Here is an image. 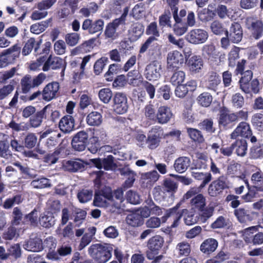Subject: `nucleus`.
Here are the masks:
<instances>
[{
    "label": "nucleus",
    "mask_w": 263,
    "mask_h": 263,
    "mask_svg": "<svg viewBox=\"0 0 263 263\" xmlns=\"http://www.w3.org/2000/svg\"><path fill=\"white\" fill-rule=\"evenodd\" d=\"M113 107L115 111L118 114H123L128 108L127 98L125 94L122 92L116 93L113 98Z\"/></svg>",
    "instance_id": "nucleus-9"
},
{
    "label": "nucleus",
    "mask_w": 263,
    "mask_h": 263,
    "mask_svg": "<svg viewBox=\"0 0 263 263\" xmlns=\"http://www.w3.org/2000/svg\"><path fill=\"white\" fill-rule=\"evenodd\" d=\"M126 223L132 227H136L141 226L144 222V219L136 211L128 214L126 218Z\"/></svg>",
    "instance_id": "nucleus-34"
},
{
    "label": "nucleus",
    "mask_w": 263,
    "mask_h": 263,
    "mask_svg": "<svg viewBox=\"0 0 263 263\" xmlns=\"http://www.w3.org/2000/svg\"><path fill=\"white\" fill-rule=\"evenodd\" d=\"M208 36V33L205 30L195 29L187 33L185 36V39L191 44L197 45L205 42Z\"/></svg>",
    "instance_id": "nucleus-8"
},
{
    "label": "nucleus",
    "mask_w": 263,
    "mask_h": 263,
    "mask_svg": "<svg viewBox=\"0 0 263 263\" xmlns=\"http://www.w3.org/2000/svg\"><path fill=\"white\" fill-rule=\"evenodd\" d=\"M46 78V75L43 73H40L33 79H32L29 75L25 76L21 81L23 92L26 93L32 88L39 86L43 82Z\"/></svg>",
    "instance_id": "nucleus-6"
},
{
    "label": "nucleus",
    "mask_w": 263,
    "mask_h": 263,
    "mask_svg": "<svg viewBox=\"0 0 263 263\" xmlns=\"http://www.w3.org/2000/svg\"><path fill=\"white\" fill-rule=\"evenodd\" d=\"M161 132L162 129L160 126H155L152 128L146 139V144L149 148L154 149L158 146Z\"/></svg>",
    "instance_id": "nucleus-13"
},
{
    "label": "nucleus",
    "mask_w": 263,
    "mask_h": 263,
    "mask_svg": "<svg viewBox=\"0 0 263 263\" xmlns=\"http://www.w3.org/2000/svg\"><path fill=\"white\" fill-rule=\"evenodd\" d=\"M145 7L143 3L136 5L132 9V16L136 20H140L145 16Z\"/></svg>",
    "instance_id": "nucleus-47"
},
{
    "label": "nucleus",
    "mask_w": 263,
    "mask_h": 263,
    "mask_svg": "<svg viewBox=\"0 0 263 263\" xmlns=\"http://www.w3.org/2000/svg\"><path fill=\"white\" fill-rule=\"evenodd\" d=\"M42 43V40L39 41H36L35 39L31 37L27 40L23 48L22 54L24 55H27L29 54L32 51V49H34V52L36 54H39V49L40 45Z\"/></svg>",
    "instance_id": "nucleus-27"
},
{
    "label": "nucleus",
    "mask_w": 263,
    "mask_h": 263,
    "mask_svg": "<svg viewBox=\"0 0 263 263\" xmlns=\"http://www.w3.org/2000/svg\"><path fill=\"white\" fill-rule=\"evenodd\" d=\"M218 244L217 241L214 238L206 239L201 243L200 250L205 254H210L216 250Z\"/></svg>",
    "instance_id": "nucleus-32"
},
{
    "label": "nucleus",
    "mask_w": 263,
    "mask_h": 263,
    "mask_svg": "<svg viewBox=\"0 0 263 263\" xmlns=\"http://www.w3.org/2000/svg\"><path fill=\"white\" fill-rule=\"evenodd\" d=\"M246 26L250 33V37L258 40L263 35V22L256 16H249L246 19Z\"/></svg>",
    "instance_id": "nucleus-5"
},
{
    "label": "nucleus",
    "mask_w": 263,
    "mask_h": 263,
    "mask_svg": "<svg viewBox=\"0 0 263 263\" xmlns=\"http://www.w3.org/2000/svg\"><path fill=\"white\" fill-rule=\"evenodd\" d=\"M233 149H235L236 154L241 157L244 156L247 151V143L245 140H237L233 144Z\"/></svg>",
    "instance_id": "nucleus-40"
},
{
    "label": "nucleus",
    "mask_w": 263,
    "mask_h": 263,
    "mask_svg": "<svg viewBox=\"0 0 263 263\" xmlns=\"http://www.w3.org/2000/svg\"><path fill=\"white\" fill-rule=\"evenodd\" d=\"M100 100L104 103H108L112 97L111 90L108 88H102L99 92Z\"/></svg>",
    "instance_id": "nucleus-54"
},
{
    "label": "nucleus",
    "mask_w": 263,
    "mask_h": 263,
    "mask_svg": "<svg viewBox=\"0 0 263 263\" xmlns=\"http://www.w3.org/2000/svg\"><path fill=\"white\" fill-rule=\"evenodd\" d=\"M241 167L240 164L232 161L228 165L227 173L232 176H239L241 173Z\"/></svg>",
    "instance_id": "nucleus-48"
},
{
    "label": "nucleus",
    "mask_w": 263,
    "mask_h": 263,
    "mask_svg": "<svg viewBox=\"0 0 263 263\" xmlns=\"http://www.w3.org/2000/svg\"><path fill=\"white\" fill-rule=\"evenodd\" d=\"M8 136L0 133V157L8 159L11 155V151L7 142Z\"/></svg>",
    "instance_id": "nucleus-33"
},
{
    "label": "nucleus",
    "mask_w": 263,
    "mask_h": 263,
    "mask_svg": "<svg viewBox=\"0 0 263 263\" xmlns=\"http://www.w3.org/2000/svg\"><path fill=\"white\" fill-rule=\"evenodd\" d=\"M48 108V106H46L42 110L36 112L30 117L29 123H28L30 128H37L41 125L43 119L45 117V112Z\"/></svg>",
    "instance_id": "nucleus-28"
},
{
    "label": "nucleus",
    "mask_w": 263,
    "mask_h": 263,
    "mask_svg": "<svg viewBox=\"0 0 263 263\" xmlns=\"http://www.w3.org/2000/svg\"><path fill=\"white\" fill-rule=\"evenodd\" d=\"M181 204V201L178 202L174 207L166 211L163 217L165 220L170 218L173 221L172 227L175 228L178 225V222L182 216V210L181 212L178 211Z\"/></svg>",
    "instance_id": "nucleus-18"
},
{
    "label": "nucleus",
    "mask_w": 263,
    "mask_h": 263,
    "mask_svg": "<svg viewBox=\"0 0 263 263\" xmlns=\"http://www.w3.org/2000/svg\"><path fill=\"white\" fill-rule=\"evenodd\" d=\"M191 160L187 157H180L175 161L174 167L179 173L185 172L191 164Z\"/></svg>",
    "instance_id": "nucleus-30"
},
{
    "label": "nucleus",
    "mask_w": 263,
    "mask_h": 263,
    "mask_svg": "<svg viewBox=\"0 0 263 263\" xmlns=\"http://www.w3.org/2000/svg\"><path fill=\"white\" fill-rule=\"evenodd\" d=\"M185 74L183 71H178L173 73L171 82L173 85H179L184 81Z\"/></svg>",
    "instance_id": "nucleus-57"
},
{
    "label": "nucleus",
    "mask_w": 263,
    "mask_h": 263,
    "mask_svg": "<svg viewBox=\"0 0 263 263\" xmlns=\"http://www.w3.org/2000/svg\"><path fill=\"white\" fill-rule=\"evenodd\" d=\"M96 177L95 179V185L98 189L96 191L93 204L98 207H108L111 206L119 209L120 208V203L113 201V196L111 189L109 187L102 186L101 183V180L104 173L102 171H99L96 173Z\"/></svg>",
    "instance_id": "nucleus-1"
},
{
    "label": "nucleus",
    "mask_w": 263,
    "mask_h": 263,
    "mask_svg": "<svg viewBox=\"0 0 263 263\" xmlns=\"http://www.w3.org/2000/svg\"><path fill=\"white\" fill-rule=\"evenodd\" d=\"M31 185L34 188L43 189L50 186L49 179L46 178H37L33 180L31 182Z\"/></svg>",
    "instance_id": "nucleus-55"
},
{
    "label": "nucleus",
    "mask_w": 263,
    "mask_h": 263,
    "mask_svg": "<svg viewBox=\"0 0 263 263\" xmlns=\"http://www.w3.org/2000/svg\"><path fill=\"white\" fill-rule=\"evenodd\" d=\"M173 116V114L170 108L166 106H161L158 109L156 119L160 124H166L170 121Z\"/></svg>",
    "instance_id": "nucleus-21"
},
{
    "label": "nucleus",
    "mask_w": 263,
    "mask_h": 263,
    "mask_svg": "<svg viewBox=\"0 0 263 263\" xmlns=\"http://www.w3.org/2000/svg\"><path fill=\"white\" fill-rule=\"evenodd\" d=\"M184 214V221L186 225L191 226L196 223L197 221V217L192 212L187 209L182 210V215Z\"/></svg>",
    "instance_id": "nucleus-59"
},
{
    "label": "nucleus",
    "mask_w": 263,
    "mask_h": 263,
    "mask_svg": "<svg viewBox=\"0 0 263 263\" xmlns=\"http://www.w3.org/2000/svg\"><path fill=\"white\" fill-rule=\"evenodd\" d=\"M108 61V59L105 57H102L98 60L94 64V72L96 74L99 75L101 73Z\"/></svg>",
    "instance_id": "nucleus-61"
},
{
    "label": "nucleus",
    "mask_w": 263,
    "mask_h": 263,
    "mask_svg": "<svg viewBox=\"0 0 263 263\" xmlns=\"http://www.w3.org/2000/svg\"><path fill=\"white\" fill-rule=\"evenodd\" d=\"M213 100V97L211 94L208 92H203L197 98L198 103L202 106L208 107L211 104Z\"/></svg>",
    "instance_id": "nucleus-51"
},
{
    "label": "nucleus",
    "mask_w": 263,
    "mask_h": 263,
    "mask_svg": "<svg viewBox=\"0 0 263 263\" xmlns=\"http://www.w3.org/2000/svg\"><path fill=\"white\" fill-rule=\"evenodd\" d=\"M188 64L191 71L198 72L203 66V61L199 56L194 55L189 59Z\"/></svg>",
    "instance_id": "nucleus-41"
},
{
    "label": "nucleus",
    "mask_w": 263,
    "mask_h": 263,
    "mask_svg": "<svg viewBox=\"0 0 263 263\" xmlns=\"http://www.w3.org/2000/svg\"><path fill=\"white\" fill-rule=\"evenodd\" d=\"M64 65V62L61 58L50 55L45 62L42 69L44 71H47L50 68L52 69H60L62 68Z\"/></svg>",
    "instance_id": "nucleus-23"
},
{
    "label": "nucleus",
    "mask_w": 263,
    "mask_h": 263,
    "mask_svg": "<svg viewBox=\"0 0 263 263\" xmlns=\"http://www.w3.org/2000/svg\"><path fill=\"white\" fill-rule=\"evenodd\" d=\"M160 175L156 171L142 173L140 179L143 183L151 185L156 182L159 179Z\"/></svg>",
    "instance_id": "nucleus-37"
},
{
    "label": "nucleus",
    "mask_w": 263,
    "mask_h": 263,
    "mask_svg": "<svg viewBox=\"0 0 263 263\" xmlns=\"http://www.w3.org/2000/svg\"><path fill=\"white\" fill-rule=\"evenodd\" d=\"M190 204L193 209L201 210L205 206L206 199L202 194H199L192 198Z\"/></svg>",
    "instance_id": "nucleus-38"
},
{
    "label": "nucleus",
    "mask_w": 263,
    "mask_h": 263,
    "mask_svg": "<svg viewBox=\"0 0 263 263\" xmlns=\"http://www.w3.org/2000/svg\"><path fill=\"white\" fill-rule=\"evenodd\" d=\"M251 182L253 187L258 191L263 183V173L260 170L253 173L251 176Z\"/></svg>",
    "instance_id": "nucleus-49"
},
{
    "label": "nucleus",
    "mask_w": 263,
    "mask_h": 263,
    "mask_svg": "<svg viewBox=\"0 0 263 263\" xmlns=\"http://www.w3.org/2000/svg\"><path fill=\"white\" fill-rule=\"evenodd\" d=\"M231 102L234 107L240 108L245 104V99L240 93L236 92L232 96Z\"/></svg>",
    "instance_id": "nucleus-52"
},
{
    "label": "nucleus",
    "mask_w": 263,
    "mask_h": 263,
    "mask_svg": "<svg viewBox=\"0 0 263 263\" xmlns=\"http://www.w3.org/2000/svg\"><path fill=\"white\" fill-rule=\"evenodd\" d=\"M176 250L179 255L188 256L191 253V246L186 241H182L177 244Z\"/></svg>",
    "instance_id": "nucleus-50"
},
{
    "label": "nucleus",
    "mask_w": 263,
    "mask_h": 263,
    "mask_svg": "<svg viewBox=\"0 0 263 263\" xmlns=\"http://www.w3.org/2000/svg\"><path fill=\"white\" fill-rule=\"evenodd\" d=\"M9 126L16 132L26 131L29 129L30 125L27 122H21L17 123L14 121H11L9 123Z\"/></svg>",
    "instance_id": "nucleus-58"
},
{
    "label": "nucleus",
    "mask_w": 263,
    "mask_h": 263,
    "mask_svg": "<svg viewBox=\"0 0 263 263\" xmlns=\"http://www.w3.org/2000/svg\"><path fill=\"white\" fill-rule=\"evenodd\" d=\"M50 22L51 20L48 19L34 24L30 26V31L34 34H39L45 30Z\"/></svg>",
    "instance_id": "nucleus-44"
},
{
    "label": "nucleus",
    "mask_w": 263,
    "mask_h": 263,
    "mask_svg": "<svg viewBox=\"0 0 263 263\" xmlns=\"http://www.w3.org/2000/svg\"><path fill=\"white\" fill-rule=\"evenodd\" d=\"M164 243L163 238L160 235H156L148 239L146 255L149 260H153V263H158L162 258L163 256L157 255Z\"/></svg>",
    "instance_id": "nucleus-3"
},
{
    "label": "nucleus",
    "mask_w": 263,
    "mask_h": 263,
    "mask_svg": "<svg viewBox=\"0 0 263 263\" xmlns=\"http://www.w3.org/2000/svg\"><path fill=\"white\" fill-rule=\"evenodd\" d=\"M189 136L194 141L202 143L204 141V138L200 131L195 128H189L187 129Z\"/></svg>",
    "instance_id": "nucleus-56"
},
{
    "label": "nucleus",
    "mask_w": 263,
    "mask_h": 263,
    "mask_svg": "<svg viewBox=\"0 0 263 263\" xmlns=\"http://www.w3.org/2000/svg\"><path fill=\"white\" fill-rule=\"evenodd\" d=\"M120 173L122 175H124L127 177V179L124 182L123 186L126 188L132 187L135 181V173L128 167L122 168L120 171Z\"/></svg>",
    "instance_id": "nucleus-35"
},
{
    "label": "nucleus",
    "mask_w": 263,
    "mask_h": 263,
    "mask_svg": "<svg viewBox=\"0 0 263 263\" xmlns=\"http://www.w3.org/2000/svg\"><path fill=\"white\" fill-rule=\"evenodd\" d=\"M251 135L252 130L249 124L246 122H241L231 133L230 137L232 139H235L239 136L248 138Z\"/></svg>",
    "instance_id": "nucleus-17"
},
{
    "label": "nucleus",
    "mask_w": 263,
    "mask_h": 263,
    "mask_svg": "<svg viewBox=\"0 0 263 263\" xmlns=\"http://www.w3.org/2000/svg\"><path fill=\"white\" fill-rule=\"evenodd\" d=\"M171 14L169 11H165L164 13L161 15L159 18V23L160 26L162 27L167 26L172 27V22L171 21Z\"/></svg>",
    "instance_id": "nucleus-60"
},
{
    "label": "nucleus",
    "mask_w": 263,
    "mask_h": 263,
    "mask_svg": "<svg viewBox=\"0 0 263 263\" xmlns=\"http://www.w3.org/2000/svg\"><path fill=\"white\" fill-rule=\"evenodd\" d=\"M161 73V65L157 62L147 65L144 70V76L149 81H155L160 78Z\"/></svg>",
    "instance_id": "nucleus-14"
},
{
    "label": "nucleus",
    "mask_w": 263,
    "mask_h": 263,
    "mask_svg": "<svg viewBox=\"0 0 263 263\" xmlns=\"http://www.w3.org/2000/svg\"><path fill=\"white\" fill-rule=\"evenodd\" d=\"M229 258V254L223 251H220L214 257L208 259L206 263H220Z\"/></svg>",
    "instance_id": "nucleus-63"
},
{
    "label": "nucleus",
    "mask_w": 263,
    "mask_h": 263,
    "mask_svg": "<svg viewBox=\"0 0 263 263\" xmlns=\"http://www.w3.org/2000/svg\"><path fill=\"white\" fill-rule=\"evenodd\" d=\"M86 122L90 126H99L102 122L101 114L98 111H92L86 117Z\"/></svg>",
    "instance_id": "nucleus-39"
},
{
    "label": "nucleus",
    "mask_w": 263,
    "mask_h": 263,
    "mask_svg": "<svg viewBox=\"0 0 263 263\" xmlns=\"http://www.w3.org/2000/svg\"><path fill=\"white\" fill-rule=\"evenodd\" d=\"M90 161L96 167L99 169L104 168V170L108 171L112 170L116 167L114 158L111 155H109L103 159L100 158L92 159Z\"/></svg>",
    "instance_id": "nucleus-15"
},
{
    "label": "nucleus",
    "mask_w": 263,
    "mask_h": 263,
    "mask_svg": "<svg viewBox=\"0 0 263 263\" xmlns=\"http://www.w3.org/2000/svg\"><path fill=\"white\" fill-rule=\"evenodd\" d=\"M88 140V133L84 130L77 133L73 137L71 144L76 151L82 152L85 150Z\"/></svg>",
    "instance_id": "nucleus-10"
},
{
    "label": "nucleus",
    "mask_w": 263,
    "mask_h": 263,
    "mask_svg": "<svg viewBox=\"0 0 263 263\" xmlns=\"http://www.w3.org/2000/svg\"><path fill=\"white\" fill-rule=\"evenodd\" d=\"M75 120L71 115L63 117L59 122L60 129L64 134H69L74 129Z\"/></svg>",
    "instance_id": "nucleus-19"
},
{
    "label": "nucleus",
    "mask_w": 263,
    "mask_h": 263,
    "mask_svg": "<svg viewBox=\"0 0 263 263\" xmlns=\"http://www.w3.org/2000/svg\"><path fill=\"white\" fill-rule=\"evenodd\" d=\"M114 9L116 10L117 13L118 12H121L123 11V13L118 19L122 20V21H126V17L127 16L129 7L128 6L126 0H117L114 4Z\"/></svg>",
    "instance_id": "nucleus-31"
},
{
    "label": "nucleus",
    "mask_w": 263,
    "mask_h": 263,
    "mask_svg": "<svg viewBox=\"0 0 263 263\" xmlns=\"http://www.w3.org/2000/svg\"><path fill=\"white\" fill-rule=\"evenodd\" d=\"M227 36L234 43H238L242 38V30L240 25L237 23H232L229 31H226Z\"/></svg>",
    "instance_id": "nucleus-16"
},
{
    "label": "nucleus",
    "mask_w": 263,
    "mask_h": 263,
    "mask_svg": "<svg viewBox=\"0 0 263 263\" xmlns=\"http://www.w3.org/2000/svg\"><path fill=\"white\" fill-rule=\"evenodd\" d=\"M93 192L91 189H84L77 193V198L80 202L85 203L90 201L93 197Z\"/></svg>",
    "instance_id": "nucleus-42"
},
{
    "label": "nucleus",
    "mask_w": 263,
    "mask_h": 263,
    "mask_svg": "<svg viewBox=\"0 0 263 263\" xmlns=\"http://www.w3.org/2000/svg\"><path fill=\"white\" fill-rule=\"evenodd\" d=\"M39 222L42 227L49 228L54 224L55 220L52 213L46 212L40 215Z\"/></svg>",
    "instance_id": "nucleus-36"
},
{
    "label": "nucleus",
    "mask_w": 263,
    "mask_h": 263,
    "mask_svg": "<svg viewBox=\"0 0 263 263\" xmlns=\"http://www.w3.org/2000/svg\"><path fill=\"white\" fill-rule=\"evenodd\" d=\"M214 209L213 206H207L203 208L199 211L198 220L202 223H205L212 216Z\"/></svg>",
    "instance_id": "nucleus-45"
},
{
    "label": "nucleus",
    "mask_w": 263,
    "mask_h": 263,
    "mask_svg": "<svg viewBox=\"0 0 263 263\" xmlns=\"http://www.w3.org/2000/svg\"><path fill=\"white\" fill-rule=\"evenodd\" d=\"M234 214L239 221L241 223L250 221L252 219L249 214V212L242 208H239L235 210Z\"/></svg>",
    "instance_id": "nucleus-46"
},
{
    "label": "nucleus",
    "mask_w": 263,
    "mask_h": 263,
    "mask_svg": "<svg viewBox=\"0 0 263 263\" xmlns=\"http://www.w3.org/2000/svg\"><path fill=\"white\" fill-rule=\"evenodd\" d=\"M23 247L28 251L38 252L43 249V244L40 238L34 236L26 240L23 245Z\"/></svg>",
    "instance_id": "nucleus-20"
},
{
    "label": "nucleus",
    "mask_w": 263,
    "mask_h": 263,
    "mask_svg": "<svg viewBox=\"0 0 263 263\" xmlns=\"http://www.w3.org/2000/svg\"><path fill=\"white\" fill-rule=\"evenodd\" d=\"M221 83V78L216 72L210 71L206 75L205 86L207 89L216 91Z\"/></svg>",
    "instance_id": "nucleus-22"
},
{
    "label": "nucleus",
    "mask_w": 263,
    "mask_h": 263,
    "mask_svg": "<svg viewBox=\"0 0 263 263\" xmlns=\"http://www.w3.org/2000/svg\"><path fill=\"white\" fill-rule=\"evenodd\" d=\"M184 56L178 51L174 50L167 55V65L168 68H178L184 63Z\"/></svg>",
    "instance_id": "nucleus-12"
},
{
    "label": "nucleus",
    "mask_w": 263,
    "mask_h": 263,
    "mask_svg": "<svg viewBox=\"0 0 263 263\" xmlns=\"http://www.w3.org/2000/svg\"><path fill=\"white\" fill-rule=\"evenodd\" d=\"M59 89V84L57 82L49 83L43 91V99L46 101H50L53 99Z\"/></svg>",
    "instance_id": "nucleus-25"
},
{
    "label": "nucleus",
    "mask_w": 263,
    "mask_h": 263,
    "mask_svg": "<svg viewBox=\"0 0 263 263\" xmlns=\"http://www.w3.org/2000/svg\"><path fill=\"white\" fill-rule=\"evenodd\" d=\"M37 137L33 133H29L24 139L25 147L28 148H31L34 147L37 143Z\"/></svg>",
    "instance_id": "nucleus-62"
},
{
    "label": "nucleus",
    "mask_w": 263,
    "mask_h": 263,
    "mask_svg": "<svg viewBox=\"0 0 263 263\" xmlns=\"http://www.w3.org/2000/svg\"><path fill=\"white\" fill-rule=\"evenodd\" d=\"M252 76L251 70H246L239 81L240 89L245 93L257 94L259 91V82L256 79L251 81Z\"/></svg>",
    "instance_id": "nucleus-4"
},
{
    "label": "nucleus",
    "mask_w": 263,
    "mask_h": 263,
    "mask_svg": "<svg viewBox=\"0 0 263 263\" xmlns=\"http://www.w3.org/2000/svg\"><path fill=\"white\" fill-rule=\"evenodd\" d=\"M237 122V117L233 113L227 114L222 112L220 114L218 123L220 127L229 128L231 127V124Z\"/></svg>",
    "instance_id": "nucleus-29"
},
{
    "label": "nucleus",
    "mask_w": 263,
    "mask_h": 263,
    "mask_svg": "<svg viewBox=\"0 0 263 263\" xmlns=\"http://www.w3.org/2000/svg\"><path fill=\"white\" fill-rule=\"evenodd\" d=\"M191 175L196 180H202L199 185L200 189H203L212 180V175L210 173L200 172L197 168H192Z\"/></svg>",
    "instance_id": "nucleus-24"
},
{
    "label": "nucleus",
    "mask_w": 263,
    "mask_h": 263,
    "mask_svg": "<svg viewBox=\"0 0 263 263\" xmlns=\"http://www.w3.org/2000/svg\"><path fill=\"white\" fill-rule=\"evenodd\" d=\"M226 180V178L222 176L213 181L208 188L209 195L212 197H216L221 193L225 189L228 187Z\"/></svg>",
    "instance_id": "nucleus-11"
},
{
    "label": "nucleus",
    "mask_w": 263,
    "mask_h": 263,
    "mask_svg": "<svg viewBox=\"0 0 263 263\" xmlns=\"http://www.w3.org/2000/svg\"><path fill=\"white\" fill-rule=\"evenodd\" d=\"M126 22L116 18L111 22L108 23L104 31V35L106 38L110 39L111 40H116L119 35V31L120 29L124 27Z\"/></svg>",
    "instance_id": "nucleus-7"
},
{
    "label": "nucleus",
    "mask_w": 263,
    "mask_h": 263,
    "mask_svg": "<svg viewBox=\"0 0 263 263\" xmlns=\"http://www.w3.org/2000/svg\"><path fill=\"white\" fill-rule=\"evenodd\" d=\"M252 123L259 130H263V115L254 114L252 117Z\"/></svg>",
    "instance_id": "nucleus-64"
},
{
    "label": "nucleus",
    "mask_w": 263,
    "mask_h": 263,
    "mask_svg": "<svg viewBox=\"0 0 263 263\" xmlns=\"http://www.w3.org/2000/svg\"><path fill=\"white\" fill-rule=\"evenodd\" d=\"M85 164L86 163L82 160L76 159L65 161L63 162V167L68 171L76 172L79 171H82Z\"/></svg>",
    "instance_id": "nucleus-26"
},
{
    "label": "nucleus",
    "mask_w": 263,
    "mask_h": 263,
    "mask_svg": "<svg viewBox=\"0 0 263 263\" xmlns=\"http://www.w3.org/2000/svg\"><path fill=\"white\" fill-rule=\"evenodd\" d=\"M112 246L109 244H93L88 249L89 254L98 263H105L112 256Z\"/></svg>",
    "instance_id": "nucleus-2"
},
{
    "label": "nucleus",
    "mask_w": 263,
    "mask_h": 263,
    "mask_svg": "<svg viewBox=\"0 0 263 263\" xmlns=\"http://www.w3.org/2000/svg\"><path fill=\"white\" fill-rule=\"evenodd\" d=\"M127 201L133 204H138L140 202V196L134 190L128 191L125 195Z\"/></svg>",
    "instance_id": "nucleus-53"
},
{
    "label": "nucleus",
    "mask_w": 263,
    "mask_h": 263,
    "mask_svg": "<svg viewBox=\"0 0 263 263\" xmlns=\"http://www.w3.org/2000/svg\"><path fill=\"white\" fill-rule=\"evenodd\" d=\"M144 32L143 25L139 23L133 24L129 30V34L133 40L138 39Z\"/></svg>",
    "instance_id": "nucleus-43"
}]
</instances>
